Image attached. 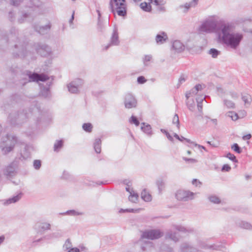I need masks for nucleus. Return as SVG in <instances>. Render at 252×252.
Returning a JSON list of instances; mask_svg holds the SVG:
<instances>
[{"label": "nucleus", "mask_w": 252, "mask_h": 252, "mask_svg": "<svg viewBox=\"0 0 252 252\" xmlns=\"http://www.w3.org/2000/svg\"><path fill=\"white\" fill-rule=\"evenodd\" d=\"M172 123L174 124H177V126L179 128L180 126V122L179 117L177 114H175L173 118Z\"/></svg>", "instance_id": "nucleus-52"}, {"label": "nucleus", "mask_w": 252, "mask_h": 252, "mask_svg": "<svg viewBox=\"0 0 252 252\" xmlns=\"http://www.w3.org/2000/svg\"><path fill=\"white\" fill-rule=\"evenodd\" d=\"M63 247H65V248L66 249H68L70 248V247H71V243H70V241L68 239H67L65 241V244H64Z\"/></svg>", "instance_id": "nucleus-61"}, {"label": "nucleus", "mask_w": 252, "mask_h": 252, "mask_svg": "<svg viewBox=\"0 0 252 252\" xmlns=\"http://www.w3.org/2000/svg\"><path fill=\"white\" fill-rule=\"evenodd\" d=\"M180 250L181 252H203L187 243L181 244Z\"/></svg>", "instance_id": "nucleus-15"}, {"label": "nucleus", "mask_w": 252, "mask_h": 252, "mask_svg": "<svg viewBox=\"0 0 252 252\" xmlns=\"http://www.w3.org/2000/svg\"><path fill=\"white\" fill-rule=\"evenodd\" d=\"M153 2L157 6L163 5L164 4V3L163 2V1H161L159 2L158 0H153Z\"/></svg>", "instance_id": "nucleus-62"}, {"label": "nucleus", "mask_w": 252, "mask_h": 252, "mask_svg": "<svg viewBox=\"0 0 252 252\" xmlns=\"http://www.w3.org/2000/svg\"><path fill=\"white\" fill-rule=\"evenodd\" d=\"M152 59V56L151 55H145L143 59V62L144 65L148 66L149 65L148 62H150Z\"/></svg>", "instance_id": "nucleus-42"}, {"label": "nucleus", "mask_w": 252, "mask_h": 252, "mask_svg": "<svg viewBox=\"0 0 252 252\" xmlns=\"http://www.w3.org/2000/svg\"><path fill=\"white\" fill-rule=\"evenodd\" d=\"M183 159L186 162H189L191 163H196L197 162V160L194 158H187L186 157H183Z\"/></svg>", "instance_id": "nucleus-56"}, {"label": "nucleus", "mask_w": 252, "mask_h": 252, "mask_svg": "<svg viewBox=\"0 0 252 252\" xmlns=\"http://www.w3.org/2000/svg\"><path fill=\"white\" fill-rule=\"evenodd\" d=\"M27 118L26 113L22 112L19 113L17 111L11 112L8 116V120L12 125H15L18 123H20L21 121Z\"/></svg>", "instance_id": "nucleus-5"}, {"label": "nucleus", "mask_w": 252, "mask_h": 252, "mask_svg": "<svg viewBox=\"0 0 252 252\" xmlns=\"http://www.w3.org/2000/svg\"><path fill=\"white\" fill-rule=\"evenodd\" d=\"M124 104L126 108H135L137 105V100L132 94H127L125 95Z\"/></svg>", "instance_id": "nucleus-10"}, {"label": "nucleus", "mask_w": 252, "mask_h": 252, "mask_svg": "<svg viewBox=\"0 0 252 252\" xmlns=\"http://www.w3.org/2000/svg\"><path fill=\"white\" fill-rule=\"evenodd\" d=\"M125 0H110V8L114 14L117 12L118 15L124 16L126 14Z\"/></svg>", "instance_id": "nucleus-3"}, {"label": "nucleus", "mask_w": 252, "mask_h": 252, "mask_svg": "<svg viewBox=\"0 0 252 252\" xmlns=\"http://www.w3.org/2000/svg\"><path fill=\"white\" fill-rule=\"evenodd\" d=\"M217 21L214 17H210L203 22L200 26L199 31L201 32H212L214 31L217 33Z\"/></svg>", "instance_id": "nucleus-4"}, {"label": "nucleus", "mask_w": 252, "mask_h": 252, "mask_svg": "<svg viewBox=\"0 0 252 252\" xmlns=\"http://www.w3.org/2000/svg\"><path fill=\"white\" fill-rule=\"evenodd\" d=\"M36 50L38 54L44 57L49 56L52 53L51 47L45 44L38 43L36 46Z\"/></svg>", "instance_id": "nucleus-7"}, {"label": "nucleus", "mask_w": 252, "mask_h": 252, "mask_svg": "<svg viewBox=\"0 0 252 252\" xmlns=\"http://www.w3.org/2000/svg\"><path fill=\"white\" fill-rule=\"evenodd\" d=\"M165 238L170 239L175 242H178L179 240L177 233L172 229H169L167 231L165 234Z\"/></svg>", "instance_id": "nucleus-19"}, {"label": "nucleus", "mask_w": 252, "mask_h": 252, "mask_svg": "<svg viewBox=\"0 0 252 252\" xmlns=\"http://www.w3.org/2000/svg\"><path fill=\"white\" fill-rule=\"evenodd\" d=\"M195 90L194 88L192 89L189 92H187L186 94V97L187 99H189V97H190L192 94H196L197 93V91H196L195 92L194 91Z\"/></svg>", "instance_id": "nucleus-48"}, {"label": "nucleus", "mask_w": 252, "mask_h": 252, "mask_svg": "<svg viewBox=\"0 0 252 252\" xmlns=\"http://www.w3.org/2000/svg\"><path fill=\"white\" fill-rule=\"evenodd\" d=\"M168 40V36L164 32H160L156 36V43L158 44H162Z\"/></svg>", "instance_id": "nucleus-18"}, {"label": "nucleus", "mask_w": 252, "mask_h": 252, "mask_svg": "<svg viewBox=\"0 0 252 252\" xmlns=\"http://www.w3.org/2000/svg\"><path fill=\"white\" fill-rule=\"evenodd\" d=\"M240 226L242 228L247 229H252V225L250 223H249L247 222H245V221H242L240 223Z\"/></svg>", "instance_id": "nucleus-39"}, {"label": "nucleus", "mask_w": 252, "mask_h": 252, "mask_svg": "<svg viewBox=\"0 0 252 252\" xmlns=\"http://www.w3.org/2000/svg\"><path fill=\"white\" fill-rule=\"evenodd\" d=\"M17 137L13 135L7 134L2 138L0 148L3 155H7L11 152L17 143Z\"/></svg>", "instance_id": "nucleus-2"}, {"label": "nucleus", "mask_w": 252, "mask_h": 252, "mask_svg": "<svg viewBox=\"0 0 252 252\" xmlns=\"http://www.w3.org/2000/svg\"><path fill=\"white\" fill-rule=\"evenodd\" d=\"M141 195V198L145 201L149 202L152 200V196L151 194L147 192L145 189L142 190Z\"/></svg>", "instance_id": "nucleus-27"}, {"label": "nucleus", "mask_w": 252, "mask_h": 252, "mask_svg": "<svg viewBox=\"0 0 252 252\" xmlns=\"http://www.w3.org/2000/svg\"><path fill=\"white\" fill-rule=\"evenodd\" d=\"M29 15L27 13L24 14L20 18L18 19V22L20 24L24 23L25 21V19L28 18Z\"/></svg>", "instance_id": "nucleus-55"}, {"label": "nucleus", "mask_w": 252, "mask_h": 252, "mask_svg": "<svg viewBox=\"0 0 252 252\" xmlns=\"http://www.w3.org/2000/svg\"><path fill=\"white\" fill-rule=\"evenodd\" d=\"M209 200L211 202H213L214 203L218 204V203H220V198L215 195L211 196L209 197Z\"/></svg>", "instance_id": "nucleus-43"}, {"label": "nucleus", "mask_w": 252, "mask_h": 252, "mask_svg": "<svg viewBox=\"0 0 252 252\" xmlns=\"http://www.w3.org/2000/svg\"><path fill=\"white\" fill-rule=\"evenodd\" d=\"M199 246L200 248L203 249H210L212 250H221L222 246L219 245H208L203 242H199Z\"/></svg>", "instance_id": "nucleus-16"}, {"label": "nucleus", "mask_w": 252, "mask_h": 252, "mask_svg": "<svg viewBox=\"0 0 252 252\" xmlns=\"http://www.w3.org/2000/svg\"><path fill=\"white\" fill-rule=\"evenodd\" d=\"M163 235V232L159 229H152L144 232L142 238L151 240L160 238Z\"/></svg>", "instance_id": "nucleus-6"}, {"label": "nucleus", "mask_w": 252, "mask_h": 252, "mask_svg": "<svg viewBox=\"0 0 252 252\" xmlns=\"http://www.w3.org/2000/svg\"><path fill=\"white\" fill-rule=\"evenodd\" d=\"M63 215H68L70 216H78V215H83L84 214L82 212H78L74 210H68L66 211L65 213H63Z\"/></svg>", "instance_id": "nucleus-35"}, {"label": "nucleus", "mask_w": 252, "mask_h": 252, "mask_svg": "<svg viewBox=\"0 0 252 252\" xmlns=\"http://www.w3.org/2000/svg\"><path fill=\"white\" fill-rule=\"evenodd\" d=\"M97 30L100 32H103L104 30V26L100 20H99L98 21Z\"/></svg>", "instance_id": "nucleus-46"}, {"label": "nucleus", "mask_w": 252, "mask_h": 252, "mask_svg": "<svg viewBox=\"0 0 252 252\" xmlns=\"http://www.w3.org/2000/svg\"><path fill=\"white\" fill-rule=\"evenodd\" d=\"M196 101L197 102V108L198 109V111L199 112L200 114L198 115H196V117L197 118L200 117L201 118H203L202 117V102L203 101V99L202 98H197Z\"/></svg>", "instance_id": "nucleus-26"}, {"label": "nucleus", "mask_w": 252, "mask_h": 252, "mask_svg": "<svg viewBox=\"0 0 252 252\" xmlns=\"http://www.w3.org/2000/svg\"><path fill=\"white\" fill-rule=\"evenodd\" d=\"M21 2V0H10V4L13 6H18Z\"/></svg>", "instance_id": "nucleus-58"}, {"label": "nucleus", "mask_w": 252, "mask_h": 252, "mask_svg": "<svg viewBox=\"0 0 252 252\" xmlns=\"http://www.w3.org/2000/svg\"><path fill=\"white\" fill-rule=\"evenodd\" d=\"M22 196V193H20L16 196H14L12 198H9L8 200H6V202L5 203L9 204L13 203H15L21 199Z\"/></svg>", "instance_id": "nucleus-28"}, {"label": "nucleus", "mask_w": 252, "mask_h": 252, "mask_svg": "<svg viewBox=\"0 0 252 252\" xmlns=\"http://www.w3.org/2000/svg\"><path fill=\"white\" fill-rule=\"evenodd\" d=\"M186 79H187V77H185L184 74L181 75V76H180V77L178 80V84L177 85L178 87H179L181 85V84H182V83L185 82L186 81Z\"/></svg>", "instance_id": "nucleus-54"}, {"label": "nucleus", "mask_w": 252, "mask_h": 252, "mask_svg": "<svg viewBox=\"0 0 252 252\" xmlns=\"http://www.w3.org/2000/svg\"><path fill=\"white\" fill-rule=\"evenodd\" d=\"M233 26L229 23H222L217 30V34L220 42L227 47L236 49L239 46L243 38L242 34L233 32Z\"/></svg>", "instance_id": "nucleus-1"}, {"label": "nucleus", "mask_w": 252, "mask_h": 252, "mask_svg": "<svg viewBox=\"0 0 252 252\" xmlns=\"http://www.w3.org/2000/svg\"><path fill=\"white\" fill-rule=\"evenodd\" d=\"M226 157L228 158L229 159H230L231 160L233 161L234 162H238V160L236 159V157L233 154H232L230 153H228L226 155Z\"/></svg>", "instance_id": "nucleus-50"}, {"label": "nucleus", "mask_w": 252, "mask_h": 252, "mask_svg": "<svg viewBox=\"0 0 252 252\" xmlns=\"http://www.w3.org/2000/svg\"><path fill=\"white\" fill-rule=\"evenodd\" d=\"M230 169H231V167L229 165L224 164L223 165V166L221 168V171L228 172V171H230Z\"/></svg>", "instance_id": "nucleus-59"}, {"label": "nucleus", "mask_w": 252, "mask_h": 252, "mask_svg": "<svg viewBox=\"0 0 252 252\" xmlns=\"http://www.w3.org/2000/svg\"><path fill=\"white\" fill-rule=\"evenodd\" d=\"M173 227L174 229H176L180 232H187L191 231V230L189 231L187 230L184 226L181 225H173Z\"/></svg>", "instance_id": "nucleus-38"}, {"label": "nucleus", "mask_w": 252, "mask_h": 252, "mask_svg": "<svg viewBox=\"0 0 252 252\" xmlns=\"http://www.w3.org/2000/svg\"><path fill=\"white\" fill-rule=\"evenodd\" d=\"M129 122L131 124H134L136 126H138L140 124L137 118L134 116L131 117Z\"/></svg>", "instance_id": "nucleus-45"}, {"label": "nucleus", "mask_w": 252, "mask_h": 252, "mask_svg": "<svg viewBox=\"0 0 252 252\" xmlns=\"http://www.w3.org/2000/svg\"><path fill=\"white\" fill-rule=\"evenodd\" d=\"M41 166V162L40 160L36 159L33 161V167L36 170L40 169Z\"/></svg>", "instance_id": "nucleus-44"}, {"label": "nucleus", "mask_w": 252, "mask_h": 252, "mask_svg": "<svg viewBox=\"0 0 252 252\" xmlns=\"http://www.w3.org/2000/svg\"><path fill=\"white\" fill-rule=\"evenodd\" d=\"M82 128L85 131L91 132L92 131L93 126L91 123H85L83 125Z\"/></svg>", "instance_id": "nucleus-37"}, {"label": "nucleus", "mask_w": 252, "mask_h": 252, "mask_svg": "<svg viewBox=\"0 0 252 252\" xmlns=\"http://www.w3.org/2000/svg\"><path fill=\"white\" fill-rule=\"evenodd\" d=\"M242 100L244 101L245 104H250L251 97L249 95H243L242 97Z\"/></svg>", "instance_id": "nucleus-49"}, {"label": "nucleus", "mask_w": 252, "mask_h": 252, "mask_svg": "<svg viewBox=\"0 0 252 252\" xmlns=\"http://www.w3.org/2000/svg\"><path fill=\"white\" fill-rule=\"evenodd\" d=\"M17 35V31L14 28H12L10 30V33L8 35L6 41H9L10 43H12V42H16L17 40H18Z\"/></svg>", "instance_id": "nucleus-17"}, {"label": "nucleus", "mask_w": 252, "mask_h": 252, "mask_svg": "<svg viewBox=\"0 0 252 252\" xmlns=\"http://www.w3.org/2000/svg\"><path fill=\"white\" fill-rule=\"evenodd\" d=\"M14 46L15 48L19 49V53L17 54L18 56L24 55L25 47L23 45H19L17 43H15L14 44Z\"/></svg>", "instance_id": "nucleus-33"}, {"label": "nucleus", "mask_w": 252, "mask_h": 252, "mask_svg": "<svg viewBox=\"0 0 252 252\" xmlns=\"http://www.w3.org/2000/svg\"><path fill=\"white\" fill-rule=\"evenodd\" d=\"M195 90H194L195 92L197 91L198 92L202 89V85L200 84H197L194 87Z\"/></svg>", "instance_id": "nucleus-63"}, {"label": "nucleus", "mask_w": 252, "mask_h": 252, "mask_svg": "<svg viewBox=\"0 0 252 252\" xmlns=\"http://www.w3.org/2000/svg\"><path fill=\"white\" fill-rule=\"evenodd\" d=\"M52 25L50 22L45 26H38L34 25L33 28L36 32L39 34L44 35L47 34L50 31Z\"/></svg>", "instance_id": "nucleus-14"}, {"label": "nucleus", "mask_w": 252, "mask_h": 252, "mask_svg": "<svg viewBox=\"0 0 252 252\" xmlns=\"http://www.w3.org/2000/svg\"><path fill=\"white\" fill-rule=\"evenodd\" d=\"M140 8L146 12H151L152 6L150 3L148 4L146 2H142L140 5Z\"/></svg>", "instance_id": "nucleus-29"}, {"label": "nucleus", "mask_w": 252, "mask_h": 252, "mask_svg": "<svg viewBox=\"0 0 252 252\" xmlns=\"http://www.w3.org/2000/svg\"><path fill=\"white\" fill-rule=\"evenodd\" d=\"M101 141L99 138H97L95 140L94 143V148L95 152L97 154H99L101 152Z\"/></svg>", "instance_id": "nucleus-24"}, {"label": "nucleus", "mask_w": 252, "mask_h": 252, "mask_svg": "<svg viewBox=\"0 0 252 252\" xmlns=\"http://www.w3.org/2000/svg\"><path fill=\"white\" fill-rule=\"evenodd\" d=\"M209 54L212 56L213 58H216L220 54V52L215 48H212L209 51Z\"/></svg>", "instance_id": "nucleus-36"}, {"label": "nucleus", "mask_w": 252, "mask_h": 252, "mask_svg": "<svg viewBox=\"0 0 252 252\" xmlns=\"http://www.w3.org/2000/svg\"><path fill=\"white\" fill-rule=\"evenodd\" d=\"M138 194L134 192H130V195L128 197V199L130 201L136 203L138 199Z\"/></svg>", "instance_id": "nucleus-31"}, {"label": "nucleus", "mask_w": 252, "mask_h": 252, "mask_svg": "<svg viewBox=\"0 0 252 252\" xmlns=\"http://www.w3.org/2000/svg\"><path fill=\"white\" fill-rule=\"evenodd\" d=\"M83 84V81L81 79H77L71 82L67 85L69 92L71 93H77L78 88Z\"/></svg>", "instance_id": "nucleus-13"}, {"label": "nucleus", "mask_w": 252, "mask_h": 252, "mask_svg": "<svg viewBox=\"0 0 252 252\" xmlns=\"http://www.w3.org/2000/svg\"><path fill=\"white\" fill-rule=\"evenodd\" d=\"M31 157V154L30 151H29V147L28 146H25L24 148V150L21 154V157L19 158L21 160L26 159Z\"/></svg>", "instance_id": "nucleus-22"}, {"label": "nucleus", "mask_w": 252, "mask_h": 252, "mask_svg": "<svg viewBox=\"0 0 252 252\" xmlns=\"http://www.w3.org/2000/svg\"><path fill=\"white\" fill-rule=\"evenodd\" d=\"M228 116L232 118V120L233 121H236L238 119V114L237 113H234L233 112H229Z\"/></svg>", "instance_id": "nucleus-53"}, {"label": "nucleus", "mask_w": 252, "mask_h": 252, "mask_svg": "<svg viewBox=\"0 0 252 252\" xmlns=\"http://www.w3.org/2000/svg\"><path fill=\"white\" fill-rule=\"evenodd\" d=\"M31 4L29 7L35 6L39 7L40 5V2L39 0H30Z\"/></svg>", "instance_id": "nucleus-47"}, {"label": "nucleus", "mask_w": 252, "mask_h": 252, "mask_svg": "<svg viewBox=\"0 0 252 252\" xmlns=\"http://www.w3.org/2000/svg\"><path fill=\"white\" fill-rule=\"evenodd\" d=\"M197 3L198 0H192L189 3H185L184 6L181 5L180 7L182 8L184 7L185 8L184 12H187L190 8L195 7L197 4Z\"/></svg>", "instance_id": "nucleus-21"}, {"label": "nucleus", "mask_w": 252, "mask_h": 252, "mask_svg": "<svg viewBox=\"0 0 252 252\" xmlns=\"http://www.w3.org/2000/svg\"><path fill=\"white\" fill-rule=\"evenodd\" d=\"M61 236H62V234L59 231L52 233L49 235V238H58Z\"/></svg>", "instance_id": "nucleus-51"}, {"label": "nucleus", "mask_w": 252, "mask_h": 252, "mask_svg": "<svg viewBox=\"0 0 252 252\" xmlns=\"http://www.w3.org/2000/svg\"><path fill=\"white\" fill-rule=\"evenodd\" d=\"M63 140H57L54 144V150L55 152H59L60 150L63 147Z\"/></svg>", "instance_id": "nucleus-30"}, {"label": "nucleus", "mask_w": 252, "mask_h": 252, "mask_svg": "<svg viewBox=\"0 0 252 252\" xmlns=\"http://www.w3.org/2000/svg\"><path fill=\"white\" fill-rule=\"evenodd\" d=\"M194 193L189 190H179L176 193V198L180 201H187L193 198Z\"/></svg>", "instance_id": "nucleus-9"}, {"label": "nucleus", "mask_w": 252, "mask_h": 252, "mask_svg": "<svg viewBox=\"0 0 252 252\" xmlns=\"http://www.w3.org/2000/svg\"><path fill=\"white\" fill-rule=\"evenodd\" d=\"M146 81V79L143 76H140L137 78V82L139 84H144Z\"/></svg>", "instance_id": "nucleus-57"}, {"label": "nucleus", "mask_w": 252, "mask_h": 252, "mask_svg": "<svg viewBox=\"0 0 252 252\" xmlns=\"http://www.w3.org/2000/svg\"><path fill=\"white\" fill-rule=\"evenodd\" d=\"M187 105L190 111H193L194 110L195 108V103L193 100H192L191 102L188 100L187 102Z\"/></svg>", "instance_id": "nucleus-41"}, {"label": "nucleus", "mask_w": 252, "mask_h": 252, "mask_svg": "<svg viewBox=\"0 0 252 252\" xmlns=\"http://www.w3.org/2000/svg\"><path fill=\"white\" fill-rule=\"evenodd\" d=\"M231 148L233 151H234L235 152L238 154H240L242 153L241 148L239 146V145L237 143H234V144H233L231 146Z\"/></svg>", "instance_id": "nucleus-40"}, {"label": "nucleus", "mask_w": 252, "mask_h": 252, "mask_svg": "<svg viewBox=\"0 0 252 252\" xmlns=\"http://www.w3.org/2000/svg\"><path fill=\"white\" fill-rule=\"evenodd\" d=\"M172 48L178 53L183 51L185 46L179 40H175L172 44Z\"/></svg>", "instance_id": "nucleus-20"}, {"label": "nucleus", "mask_w": 252, "mask_h": 252, "mask_svg": "<svg viewBox=\"0 0 252 252\" xmlns=\"http://www.w3.org/2000/svg\"><path fill=\"white\" fill-rule=\"evenodd\" d=\"M120 44L118 29L116 25L114 26V29L111 35L110 43L106 45L104 50H107L111 46H118Z\"/></svg>", "instance_id": "nucleus-8"}, {"label": "nucleus", "mask_w": 252, "mask_h": 252, "mask_svg": "<svg viewBox=\"0 0 252 252\" xmlns=\"http://www.w3.org/2000/svg\"><path fill=\"white\" fill-rule=\"evenodd\" d=\"M156 184L158 187L159 192H161L164 188V183L163 180L161 178L158 179L156 182Z\"/></svg>", "instance_id": "nucleus-32"}, {"label": "nucleus", "mask_w": 252, "mask_h": 252, "mask_svg": "<svg viewBox=\"0 0 252 252\" xmlns=\"http://www.w3.org/2000/svg\"><path fill=\"white\" fill-rule=\"evenodd\" d=\"M18 166L17 162L13 161L8 165L3 171L4 174L7 177H12L16 175V169Z\"/></svg>", "instance_id": "nucleus-11"}, {"label": "nucleus", "mask_w": 252, "mask_h": 252, "mask_svg": "<svg viewBox=\"0 0 252 252\" xmlns=\"http://www.w3.org/2000/svg\"><path fill=\"white\" fill-rule=\"evenodd\" d=\"M223 104L229 109H233L235 107V103L231 100L226 99H223Z\"/></svg>", "instance_id": "nucleus-34"}, {"label": "nucleus", "mask_w": 252, "mask_h": 252, "mask_svg": "<svg viewBox=\"0 0 252 252\" xmlns=\"http://www.w3.org/2000/svg\"><path fill=\"white\" fill-rule=\"evenodd\" d=\"M137 210H134V209H126V210H124L123 209H121L120 211H119V212L120 213H125V212H137Z\"/></svg>", "instance_id": "nucleus-60"}, {"label": "nucleus", "mask_w": 252, "mask_h": 252, "mask_svg": "<svg viewBox=\"0 0 252 252\" xmlns=\"http://www.w3.org/2000/svg\"><path fill=\"white\" fill-rule=\"evenodd\" d=\"M141 125L144 126H141V130L147 135H151L152 134V131L151 126L148 124L145 125V123H142Z\"/></svg>", "instance_id": "nucleus-23"}, {"label": "nucleus", "mask_w": 252, "mask_h": 252, "mask_svg": "<svg viewBox=\"0 0 252 252\" xmlns=\"http://www.w3.org/2000/svg\"><path fill=\"white\" fill-rule=\"evenodd\" d=\"M49 91L48 89H44L42 91V94L45 97H48Z\"/></svg>", "instance_id": "nucleus-64"}, {"label": "nucleus", "mask_w": 252, "mask_h": 252, "mask_svg": "<svg viewBox=\"0 0 252 252\" xmlns=\"http://www.w3.org/2000/svg\"><path fill=\"white\" fill-rule=\"evenodd\" d=\"M27 74L29 76V81H45L49 79L48 77L44 74L32 73L29 71H27Z\"/></svg>", "instance_id": "nucleus-12"}, {"label": "nucleus", "mask_w": 252, "mask_h": 252, "mask_svg": "<svg viewBox=\"0 0 252 252\" xmlns=\"http://www.w3.org/2000/svg\"><path fill=\"white\" fill-rule=\"evenodd\" d=\"M38 227L39 231H45L50 230L51 228V224L47 222H41L38 224Z\"/></svg>", "instance_id": "nucleus-25"}]
</instances>
